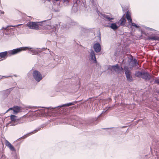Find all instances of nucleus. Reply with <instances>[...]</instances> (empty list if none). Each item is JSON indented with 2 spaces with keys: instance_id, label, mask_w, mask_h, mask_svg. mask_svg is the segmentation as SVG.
Here are the masks:
<instances>
[{
  "instance_id": "nucleus-21",
  "label": "nucleus",
  "mask_w": 159,
  "mask_h": 159,
  "mask_svg": "<svg viewBox=\"0 0 159 159\" xmlns=\"http://www.w3.org/2000/svg\"><path fill=\"white\" fill-rule=\"evenodd\" d=\"M130 25H131L132 26H134L136 28H138L139 27V26L137 25L135 23H133L131 22V23H130L129 24Z\"/></svg>"
},
{
  "instance_id": "nucleus-23",
  "label": "nucleus",
  "mask_w": 159,
  "mask_h": 159,
  "mask_svg": "<svg viewBox=\"0 0 159 159\" xmlns=\"http://www.w3.org/2000/svg\"><path fill=\"white\" fill-rule=\"evenodd\" d=\"M6 145L8 147L11 143L7 140H6L5 141Z\"/></svg>"
},
{
  "instance_id": "nucleus-22",
  "label": "nucleus",
  "mask_w": 159,
  "mask_h": 159,
  "mask_svg": "<svg viewBox=\"0 0 159 159\" xmlns=\"http://www.w3.org/2000/svg\"><path fill=\"white\" fill-rule=\"evenodd\" d=\"M12 151H14L15 149L13 146L11 144L8 147Z\"/></svg>"
},
{
  "instance_id": "nucleus-20",
  "label": "nucleus",
  "mask_w": 159,
  "mask_h": 159,
  "mask_svg": "<svg viewBox=\"0 0 159 159\" xmlns=\"http://www.w3.org/2000/svg\"><path fill=\"white\" fill-rule=\"evenodd\" d=\"M29 48V49L28 50L30 49L29 51L30 53H32V54H35L36 52L34 50L31 49V48Z\"/></svg>"
},
{
  "instance_id": "nucleus-7",
  "label": "nucleus",
  "mask_w": 159,
  "mask_h": 159,
  "mask_svg": "<svg viewBox=\"0 0 159 159\" xmlns=\"http://www.w3.org/2000/svg\"><path fill=\"white\" fill-rule=\"evenodd\" d=\"M21 108L20 107L16 106L13 108H10L7 110L6 112H8L10 110H13L14 113H17L21 111Z\"/></svg>"
},
{
  "instance_id": "nucleus-32",
  "label": "nucleus",
  "mask_w": 159,
  "mask_h": 159,
  "mask_svg": "<svg viewBox=\"0 0 159 159\" xmlns=\"http://www.w3.org/2000/svg\"><path fill=\"white\" fill-rule=\"evenodd\" d=\"M158 41H159V37Z\"/></svg>"
},
{
  "instance_id": "nucleus-17",
  "label": "nucleus",
  "mask_w": 159,
  "mask_h": 159,
  "mask_svg": "<svg viewBox=\"0 0 159 159\" xmlns=\"http://www.w3.org/2000/svg\"><path fill=\"white\" fill-rule=\"evenodd\" d=\"M22 25V24H19V25H8L6 28L3 27L2 28V30L4 29L5 30H7V28L9 27H17L19 26H20V25Z\"/></svg>"
},
{
  "instance_id": "nucleus-11",
  "label": "nucleus",
  "mask_w": 159,
  "mask_h": 159,
  "mask_svg": "<svg viewBox=\"0 0 159 159\" xmlns=\"http://www.w3.org/2000/svg\"><path fill=\"white\" fill-rule=\"evenodd\" d=\"M159 37L157 35L152 34L150 36H149L147 39L148 40H158V41Z\"/></svg>"
},
{
  "instance_id": "nucleus-19",
  "label": "nucleus",
  "mask_w": 159,
  "mask_h": 159,
  "mask_svg": "<svg viewBox=\"0 0 159 159\" xmlns=\"http://www.w3.org/2000/svg\"><path fill=\"white\" fill-rule=\"evenodd\" d=\"M73 105V104L72 103H69L66 104H64L61 106V107H63L65 106H71Z\"/></svg>"
},
{
  "instance_id": "nucleus-31",
  "label": "nucleus",
  "mask_w": 159,
  "mask_h": 159,
  "mask_svg": "<svg viewBox=\"0 0 159 159\" xmlns=\"http://www.w3.org/2000/svg\"><path fill=\"white\" fill-rule=\"evenodd\" d=\"M56 0V1H59V0Z\"/></svg>"
},
{
  "instance_id": "nucleus-24",
  "label": "nucleus",
  "mask_w": 159,
  "mask_h": 159,
  "mask_svg": "<svg viewBox=\"0 0 159 159\" xmlns=\"http://www.w3.org/2000/svg\"><path fill=\"white\" fill-rule=\"evenodd\" d=\"M24 118H25V117L23 116V117H22V118H21L20 119L19 121H20V123H22L23 122V121L21 122V121H25V120H24Z\"/></svg>"
},
{
  "instance_id": "nucleus-28",
  "label": "nucleus",
  "mask_w": 159,
  "mask_h": 159,
  "mask_svg": "<svg viewBox=\"0 0 159 159\" xmlns=\"http://www.w3.org/2000/svg\"><path fill=\"white\" fill-rule=\"evenodd\" d=\"M64 2H69V0H64Z\"/></svg>"
},
{
  "instance_id": "nucleus-9",
  "label": "nucleus",
  "mask_w": 159,
  "mask_h": 159,
  "mask_svg": "<svg viewBox=\"0 0 159 159\" xmlns=\"http://www.w3.org/2000/svg\"><path fill=\"white\" fill-rule=\"evenodd\" d=\"M93 48L96 52H99L101 51V46L99 43H97L95 44L93 46Z\"/></svg>"
},
{
  "instance_id": "nucleus-30",
  "label": "nucleus",
  "mask_w": 159,
  "mask_h": 159,
  "mask_svg": "<svg viewBox=\"0 0 159 159\" xmlns=\"http://www.w3.org/2000/svg\"><path fill=\"white\" fill-rule=\"evenodd\" d=\"M46 1H47L48 2H50L51 0H46Z\"/></svg>"
},
{
  "instance_id": "nucleus-27",
  "label": "nucleus",
  "mask_w": 159,
  "mask_h": 159,
  "mask_svg": "<svg viewBox=\"0 0 159 159\" xmlns=\"http://www.w3.org/2000/svg\"><path fill=\"white\" fill-rule=\"evenodd\" d=\"M51 26L49 25H46L45 28V29H47L48 30H50L51 28Z\"/></svg>"
},
{
  "instance_id": "nucleus-12",
  "label": "nucleus",
  "mask_w": 159,
  "mask_h": 159,
  "mask_svg": "<svg viewBox=\"0 0 159 159\" xmlns=\"http://www.w3.org/2000/svg\"><path fill=\"white\" fill-rule=\"evenodd\" d=\"M131 13L129 11H128L126 13V18L127 20L128 23L130 24V23H131L132 21V19L131 17Z\"/></svg>"
},
{
  "instance_id": "nucleus-29",
  "label": "nucleus",
  "mask_w": 159,
  "mask_h": 159,
  "mask_svg": "<svg viewBox=\"0 0 159 159\" xmlns=\"http://www.w3.org/2000/svg\"><path fill=\"white\" fill-rule=\"evenodd\" d=\"M134 62H135V63H136V62H137V61H136V60H134Z\"/></svg>"
},
{
  "instance_id": "nucleus-15",
  "label": "nucleus",
  "mask_w": 159,
  "mask_h": 159,
  "mask_svg": "<svg viewBox=\"0 0 159 159\" xmlns=\"http://www.w3.org/2000/svg\"><path fill=\"white\" fill-rule=\"evenodd\" d=\"M104 18L107 20H113L114 19V18L113 17H111L108 15H104L103 16Z\"/></svg>"
},
{
  "instance_id": "nucleus-4",
  "label": "nucleus",
  "mask_w": 159,
  "mask_h": 159,
  "mask_svg": "<svg viewBox=\"0 0 159 159\" xmlns=\"http://www.w3.org/2000/svg\"><path fill=\"white\" fill-rule=\"evenodd\" d=\"M34 78L38 82H39L42 79L43 77L40 73L37 70H34L33 73Z\"/></svg>"
},
{
  "instance_id": "nucleus-3",
  "label": "nucleus",
  "mask_w": 159,
  "mask_h": 159,
  "mask_svg": "<svg viewBox=\"0 0 159 159\" xmlns=\"http://www.w3.org/2000/svg\"><path fill=\"white\" fill-rule=\"evenodd\" d=\"M124 69L127 80L130 82H132L133 80V79L131 75V72L129 70L128 67L125 66Z\"/></svg>"
},
{
  "instance_id": "nucleus-25",
  "label": "nucleus",
  "mask_w": 159,
  "mask_h": 159,
  "mask_svg": "<svg viewBox=\"0 0 159 159\" xmlns=\"http://www.w3.org/2000/svg\"><path fill=\"white\" fill-rule=\"evenodd\" d=\"M154 83L159 85V79L158 78L156 79L154 81Z\"/></svg>"
},
{
  "instance_id": "nucleus-10",
  "label": "nucleus",
  "mask_w": 159,
  "mask_h": 159,
  "mask_svg": "<svg viewBox=\"0 0 159 159\" xmlns=\"http://www.w3.org/2000/svg\"><path fill=\"white\" fill-rule=\"evenodd\" d=\"M10 56L9 51H5L0 52V57L1 58H5L7 57Z\"/></svg>"
},
{
  "instance_id": "nucleus-26",
  "label": "nucleus",
  "mask_w": 159,
  "mask_h": 159,
  "mask_svg": "<svg viewBox=\"0 0 159 159\" xmlns=\"http://www.w3.org/2000/svg\"><path fill=\"white\" fill-rule=\"evenodd\" d=\"M40 129H35V130H34L32 132V133L33 134L35 133H36V132H38V131H39V130Z\"/></svg>"
},
{
  "instance_id": "nucleus-1",
  "label": "nucleus",
  "mask_w": 159,
  "mask_h": 159,
  "mask_svg": "<svg viewBox=\"0 0 159 159\" xmlns=\"http://www.w3.org/2000/svg\"><path fill=\"white\" fill-rule=\"evenodd\" d=\"M30 29L34 30H40L42 28V24L41 22H30L27 24Z\"/></svg>"
},
{
  "instance_id": "nucleus-14",
  "label": "nucleus",
  "mask_w": 159,
  "mask_h": 159,
  "mask_svg": "<svg viewBox=\"0 0 159 159\" xmlns=\"http://www.w3.org/2000/svg\"><path fill=\"white\" fill-rule=\"evenodd\" d=\"M90 57L91 59L92 60H94L95 62H96L97 61L95 57V53L93 50H92L91 52Z\"/></svg>"
},
{
  "instance_id": "nucleus-8",
  "label": "nucleus",
  "mask_w": 159,
  "mask_h": 159,
  "mask_svg": "<svg viewBox=\"0 0 159 159\" xmlns=\"http://www.w3.org/2000/svg\"><path fill=\"white\" fill-rule=\"evenodd\" d=\"M126 21V20L124 15L122 17L119 21L116 22V23L119 24V26H124L125 25Z\"/></svg>"
},
{
  "instance_id": "nucleus-16",
  "label": "nucleus",
  "mask_w": 159,
  "mask_h": 159,
  "mask_svg": "<svg viewBox=\"0 0 159 159\" xmlns=\"http://www.w3.org/2000/svg\"><path fill=\"white\" fill-rule=\"evenodd\" d=\"M142 73L143 72L138 71L136 72L135 75L137 77H141L142 75Z\"/></svg>"
},
{
  "instance_id": "nucleus-2",
  "label": "nucleus",
  "mask_w": 159,
  "mask_h": 159,
  "mask_svg": "<svg viewBox=\"0 0 159 159\" xmlns=\"http://www.w3.org/2000/svg\"><path fill=\"white\" fill-rule=\"evenodd\" d=\"M29 49V47H22L18 48L9 51L10 56L18 53L22 51L27 50Z\"/></svg>"
},
{
  "instance_id": "nucleus-18",
  "label": "nucleus",
  "mask_w": 159,
  "mask_h": 159,
  "mask_svg": "<svg viewBox=\"0 0 159 159\" xmlns=\"http://www.w3.org/2000/svg\"><path fill=\"white\" fill-rule=\"evenodd\" d=\"M16 116L14 115H11L10 116L11 120L12 121H15Z\"/></svg>"
},
{
  "instance_id": "nucleus-13",
  "label": "nucleus",
  "mask_w": 159,
  "mask_h": 159,
  "mask_svg": "<svg viewBox=\"0 0 159 159\" xmlns=\"http://www.w3.org/2000/svg\"><path fill=\"white\" fill-rule=\"evenodd\" d=\"M107 27L111 28L114 30H116L119 27V26H117L115 23H112L111 25L109 26H107Z\"/></svg>"
},
{
  "instance_id": "nucleus-6",
  "label": "nucleus",
  "mask_w": 159,
  "mask_h": 159,
  "mask_svg": "<svg viewBox=\"0 0 159 159\" xmlns=\"http://www.w3.org/2000/svg\"><path fill=\"white\" fill-rule=\"evenodd\" d=\"M151 77L148 73L144 72H143L141 78L145 80H149L151 79Z\"/></svg>"
},
{
  "instance_id": "nucleus-5",
  "label": "nucleus",
  "mask_w": 159,
  "mask_h": 159,
  "mask_svg": "<svg viewBox=\"0 0 159 159\" xmlns=\"http://www.w3.org/2000/svg\"><path fill=\"white\" fill-rule=\"evenodd\" d=\"M112 68L114 70L115 72H117L118 73L122 74L123 73V69L122 67H120L118 65H116V66H112Z\"/></svg>"
}]
</instances>
